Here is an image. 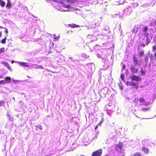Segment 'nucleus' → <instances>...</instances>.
I'll list each match as a JSON object with an SVG mask.
<instances>
[{"label": "nucleus", "instance_id": "f257e3e1", "mask_svg": "<svg viewBox=\"0 0 156 156\" xmlns=\"http://www.w3.org/2000/svg\"><path fill=\"white\" fill-rule=\"evenodd\" d=\"M48 2H51L55 5V7L57 9L61 11H73L80 10L76 8L71 7L70 6L68 5V2L66 1H61L58 0H47Z\"/></svg>", "mask_w": 156, "mask_h": 156}, {"label": "nucleus", "instance_id": "f03ea898", "mask_svg": "<svg viewBox=\"0 0 156 156\" xmlns=\"http://www.w3.org/2000/svg\"><path fill=\"white\" fill-rule=\"evenodd\" d=\"M29 64L30 65V67H30V68H34L38 69L40 68L42 69H44V68L42 66H39L35 64H31L30 63Z\"/></svg>", "mask_w": 156, "mask_h": 156}, {"label": "nucleus", "instance_id": "7ed1b4c3", "mask_svg": "<svg viewBox=\"0 0 156 156\" xmlns=\"http://www.w3.org/2000/svg\"><path fill=\"white\" fill-rule=\"evenodd\" d=\"M101 149H99L94 152L92 154V156H101L102 153Z\"/></svg>", "mask_w": 156, "mask_h": 156}, {"label": "nucleus", "instance_id": "20e7f679", "mask_svg": "<svg viewBox=\"0 0 156 156\" xmlns=\"http://www.w3.org/2000/svg\"><path fill=\"white\" fill-rule=\"evenodd\" d=\"M130 79L132 80H136L139 81L141 80V78L140 77L133 75L130 77Z\"/></svg>", "mask_w": 156, "mask_h": 156}, {"label": "nucleus", "instance_id": "39448f33", "mask_svg": "<svg viewBox=\"0 0 156 156\" xmlns=\"http://www.w3.org/2000/svg\"><path fill=\"white\" fill-rule=\"evenodd\" d=\"M150 142H148L147 140H145L142 142V144L144 147H149L150 146Z\"/></svg>", "mask_w": 156, "mask_h": 156}, {"label": "nucleus", "instance_id": "423d86ee", "mask_svg": "<svg viewBox=\"0 0 156 156\" xmlns=\"http://www.w3.org/2000/svg\"><path fill=\"white\" fill-rule=\"evenodd\" d=\"M140 102H141L142 104L144 105H147L149 104V103L148 102H146L145 101L144 99L143 98H140L139 99Z\"/></svg>", "mask_w": 156, "mask_h": 156}, {"label": "nucleus", "instance_id": "0eeeda50", "mask_svg": "<svg viewBox=\"0 0 156 156\" xmlns=\"http://www.w3.org/2000/svg\"><path fill=\"white\" fill-rule=\"evenodd\" d=\"M20 66L23 67H30V65H28L27 63L25 62H17Z\"/></svg>", "mask_w": 156, "mask_h": 156}, {"label": "nucleus", "instance_id": "6e6552de", "mask_svg": "<svg viewBox=\"0 0 156 156\" xmlns=\"http://www.w3.org/2000/svg\"><path fill=\"white\" fill-rule=\"evenodd\" d=\"M11 80V78L10 77H6L5 80H3L5 84L10 83Z\"/></svg>", "mask_w": 156, "mask_h": 156}, {"label": "nucleus", "instance_id": "1a4fd4ad", "mask_svg": "<svg viewBox=\"0 0 156 156\" xmlns=\"http://www.w3.org/2000/svg\"><path fill=\"white\" fill-rule=\"evenodd\" d=\"M148 35V34L147 33V32L143 31H142V32L139 34L140 36L141 37L142 35H143L145 37H147Z\"/></svg>", "mask_w": 156, "mask_h": 156}, {"label": "nucleus", "instance_id": "9d476101", "mask_svg": "<svg viewBox=\"0 0 156 156\" xmlns=\"http://www.w3.org/2000/svg\"><path fill=\"white\" fill-rule=\"evenodd\" d=\"M122 148V146L120 144H118L117 145H116V147H115V149L118 152H120L121 151V149Z\"/></svg>", "mask_w": 156, "mask_h": 156}, {"label": "nucleus", "instance_id": "9b49d317", "mask_svg": "<svg viewBox=\"0 0 156 156\" xmlns=\"http://www.w3.org/2000/svg\"><path fill=\"white\" fill-rule=\"evenodd\" d=\"M145 147H142L141 148L142 151H143L145 154H147L149 153V150L147 148H146Z\"/></svg>", "mask_w": 156, "mask_h": 156}, {"label": "nucleus", "instance_id": "f8f14e48", "mask_svg": "<svg viewBox=\"0 0 156 156\" xmlns=\"http://www.w3.org/2000/svg\"><path fill=\"white\" fill-rule=\"evenodd\" d=\"M126 84L127 86L130 85V86H136V84L135 83H134L132 81H127L126 82Z\"/></svg>", "mask_w": 156, "mask_h": 156}, {"label": "nucleus", "instance_id": "ddd939ff", "mask_svg": "<svg viewBox=\"0 0 156 156\" xmlns=\"http://www.w3.org/2000/svg\"><path fill=\"white\" fill-rule=\"evenodd\" d=\"M130 69L132 72L134 73H136L138 71V69L133 66H131Z\"/></svg>", "mask_w": 156, "mask_h": 156}, {"label": "nucleus", "instance_id": "4468645a", "mask_svg": "<svg viewBox=\"0 0 156 156\" xmlns=\"http://www.w3.org/2000/svg\"><path fill=\"white\" fill-rule=\"evenodd\" d=\"M53 36L54 37V39L53 41H55L56 40H58L60 37V36L59 35H58V36H56L55 34H54L53 35Z\"/></svg>", "mask_w": 156, "mask_h": 156}, {"label": "nucleus", "instance_id": "2eb2a0df", "mask_svg": "<svg viewBox=\"0 0 156 156\" xmlns=\"http://www.w3.org/2000/svg\"><path fill=\"white\" fill-rule=\"evenodd\" d=\"M3 64L5 65V66L7 67L9 70H10V67L9 66V64L7 63L3 62Z\"/></svg>", "mask_w": 156, "mask_h": 156}, {"label": "nucleus", "instance_id": "dca6fc26", "mask_svg": "<svg viewBox=\"0 0 156 156\" xmlns=\"http://www.w3.org/2000/svg\"><path fill=\"white\" fill-rule=\"evenodd\" d=\"M5 2L2 1V0H0V5L2 7H3L5 6Z\"/></svg>", "mask_w": 156, "mask_h": 156}, {"label": "nucleus", "instance_id": "f3484780", "mask_svg": "<svg viewBox=\"0 0 156 156\" xmlns=\"http://www.w3.org/2000/svg\"><path fill=\"white\" fill-rule=\"evenodd\" d=\"M7 3L6 5V7L8 8H9L11 7V3L9 0L7 1Z\"/></svg>", "mask_w": 156, "mask_h": 156}, {"label": "nucleus", "instance_id": "a211bd4d", "mask_svg": "<svg viewBox=\"0 0 156 156\" xmlns=\"http://www.w3.org/2000/svg\"><path fill=\"white\" fill-rule=\"evenodd\" d=\"M134 64L136 65H140V63H139L137 59L135 58H134Z\"/></svg>", "mask_w": 156, "mask_h": 156}, {"label": "nucleus", "instance_id": "6ab92c4d", "mask_svg": "<svg viewBox=\"0 0 156 156\" xmlns=\"http://www.w3.org/2000/svg\"><path fill=\"white\" fill-rule=\"evenodd\" d=\"M72 145H74V147H72V146H71V147L72 148V150H74L77 147V145L76 143H73V144H72Z\"/></svg>", "mask_w": 156, "mask_h": 156}, {"label": "nucleus", "instance_id": "aec40b11", "mask_svg": "<svg viewBox=\"0 0 156 156\" xmlns=\"http://www.w3.org/2000/svg\"><path fill=\"white\" fill-rule=\"evenodd\" d=\"M145 71L144 70L143 68H141V75H144L145 74Z\"/></svg>", "mask_w": 156, "mask_h": 156}, {"label": "nucleus", "instance_id": "412c9836", "mask_svg": "<svg viewBox=\"0 0 156 156\" xmlns=\"http://www.w3.org/2000/svg\"><path fill=\"white\" fill-rule=\"evenodd\" d=\"M149 109V108H141V110L143 111H147Z\"/></svg>", "mask_w": 156, "mask_h": 156}, {"label": "nucleus", "instance_id": "4be33fe9", "mask_svg": "<svg viewBox=\"0 0 156 156\" xmlns=\"http://www.w3.org/2000/svg\"><path fill=\"white\" fill-rule=\"evenodd\" d=\"M5 104V102L3 101H0V107L1 106H2L4 105Z\"/></svg>", "mask_w": 156, "mask_h": 156}, {"label": "nucleus", "instance_id": "5701e85b", "mask_svg": "<svg viewBox=\"0 0 156 156\" xmlns=\"http://www.w3.org/2000/svg\"><path fill=\"white\" fill-rule=\"evenodd\" d=\"M7 35H8V34H7V35H6V37H5V38L4 39H3L2 41L1 42L2 44H5V43L6 40V37H7Z\"/></svg>", "mask_w": 156, "mask_h": 156}, {"label": "nucleus", "instance_id": "b1692460", "mask_svg": "<svg viewBox=\"0 0 156 156\" xmlns=\"http://www.w3.org/2000/svg\"><path fill=\"white\" fill-rule=\"evenodd\" d=\"M131 156H141V154L139 153H136L133 154Z\"/></svg>", "mask_w": 156, "mask_h": 156}, {"label": "nucleus", "instance_id": "393cba45", "mask_svg": "<svg viewBox=\"0 0 156 156\" xmlns=\"http://www.w3.org/2000/svg\"><path fill=\"white\" fill-rule=\"evenodd\" d=\"M119 18L123 17V14L122 13H119L117 15Z\"/></svg>", "mask_w": 156, "mask_h": 156}, {"label": "nucleus", "instance_id": "a878e982", "mask_svg": "<svg viewBox=\"0 0 156 156\" xmlns=\"http://www.w3.org/2000/svg\"><path fill=\"white\" fill-rule=\"evenodd\" d=\"M148 30V28L147 27H145L143 29L142 31H143L147 32Z\"/></svg>", "mask_w": 156, "mask_h": 156}, {"label": "nucleus", "instance_id": "bb28decb", "mask_svg": "<svg viewBox=\"0 0 156 156\" xmlns=\"http://www.w3.org/2000/svg\"><path fill=\"white\" fill-rule=\"evenodd\" d=\"M149 56V55L147 54L145 56V60L147 62H148V56Z\"/></svg>", "mask_w": 156, "mask_h": 156}, {"label": "nucleus", "instance_id": "cd10ccee", "mask_svg": "<svg viewBox=\"0 0 156 156\" xmlns=\"http://www.w3.org/2000/svg\"><path fill=\"white\" fill-rule=\"evenodd\" d=\"M144 53V51L143 50H141L139 53V55L140 56H142L143 55Z\"/></svg>", "mask_w": 156, "mask_h": 156}, {"label": "nucleus", "instance_id": "c85d7f7f", "mask_svg": "<svg viewBox=\"0 0 156 156\" xmlns=\"http://www.w3.org/2000/svg\"><path fill=\"white\" fill-rule=\"evenodd\" d=\"M5 51V48H2L0 49V53H2V52Z\"/></svg>", "mask_w": 156, "mask_h": 156}, {"label": "nucleus", "instance_id": "c756f323", "mask_svg": "<svg viewBox=\"0 0 156 156\" xmlns=\"http://www.w3.org/2000/svg\"><path fill=\"white\" fill-rule=\"evenodd\" d=\"M36 127H38L39 129H42V126L41 125H38Z\"/></svg>", "mask_w": 156, "mask_h": 156}, {"label": "nucleus", "instance_id": "7c9ffc66", "mask_svg": "<svg viewBox=\"0 0 156 156\" xmlns=\"http://www.w3.org/2000/svg\"><path fill=\"white\" fill-rule=\"evenodd\" d=\"M124 75L123 74H122L121 76V78L122 80H124Z\"/></svg>", "mask_w": 156, "mask_h": 156}, {"label": "nucleus", "instance_id": "2f4dec72", "mask_svg": "<svg viewBox=\"0 0 156 156\" xmlns=\"http://www.w3.org/2000/svg\"><path fill=\"white\" fill-rule=\"evenodd\" d=\"M0 84H5L3 80L0 81Z\"/></svg>", "mask_w": 156, "mask_h": 156}, {"label": "nucleus", "instance_id": "473e14b6", "mask_svg": "<svg viewBox=\"0 0 156 156\" xmlns=\"http://www.w3.org/2000/svg\"><path fill=\"white\" fill-rule=\"evenodd\" d=\"M20 81V80H13V82L14 83H16Z\"/></svg>", "mask_w": 156, "mask_h": 156}, {"label": "nucleus", "instance_id": "72a5a7b5", "mask_svg": "<svg viewBox=\"0 0 156 156\" xmlns=\"http://www.w3.org/2000/svg\"><path fill=\"white\" fill-rule=\"evenodd\" d=\"M153 50L154 51L156 50V46H154L153 47Z\"/></svg>", "mask_w": 156, "mask_h": 156}, {"label": "nucleus", "instance_id": "f704fd0d", "mask_svg": "<svg viewBox=\"0 0 156 156\" xmlns=\"http://www.w3.org/2000/svg\"><path fill=\"white\" fill-rule=\"evenodd\" d=\"M103 122V119H102L100 122L98 124V125H100Z\"/></svg>", "mask_w": 156, "mask_h": 156}, {"label": "nucleus", "instance_id": "c9c22d12", "mask_svg": "<svg viewBox=\"0 0 156 156\" xmlns=\"http://www.w3.org/2000/svg\"><path fill=\"white\" fill-rule=\"evenodd\" d=\"M147 42L148 43H149L150 42V40L148 39L147 37H146Z\"/></svg>", "mask_w": 156, "mask_h": 156}, {"label": "nucleus", "instance_id": "e433bc0d", "mask_svg": "<svg viewBox=\"0 0 156 156\" xmlns=\"http://www.w3.org/2000/svg\"><path fill=\"white\" fill-rule=\"evenodd\" d=\"M70 26L72 27H74L76 26V25L74 24H73L72 25H70Z\"/></svg>", "mask_w": 156, "mask_h": 156}, {"label": "nucleus", "instance_id": "4c0bfd02", "mask_svg": "<svg viewBox=\"0 0 156 156\" xmlns=\"http://www.w3.org/2000/svg\"><path fill=\"white\" fill-rule=\"evenodd\" d=\"M134 101L136 102H137L138 101V99H134Z\"/></svg>", "mask_w": 156, "mask_h": 156}, {"label": "nucleus", "instance_id": "58836bf2", "mask_svg": "<svg viewBox=\"0 0 156 156\" xmlns=\"http://www.w3.org/2000/svg\"><path fill=\"white\" fill-rule=\"evenodd\" d=\"M154 57L155 59L156 60V52L154 53Z\"/></svg>", "mask_w": 156, "mask_h": 156}, {"label": "nucleus", "instance_id": "ea45409f", "mask_svg": "<svg viewBox=\"0 0 156 156\" xmlns=\"http://www.w3.org/2000/svg\"><path fill=\"white\" fill-rule=\"evenodd\" d=\"M154 24L156 25V21H154L153 23Z\"/></svg>", "mask_w": 156, "mask_h": 156}, {"label": "nucleus", "instance_id": "a19ab883", "mask_svg": "<svg viewBox=\"0 0 156 156\" xmlns=\"http://www.w3.org/2000/svg\"><path fill=\"white\" fill-rule=\"evenodd\" d=\"M125 65H123L122 66V69H125Z\"/></svg>", "mask_w": 156, "mask_h": 156}, {"label": "nucleus", "instance_id": "79ce46f5", "mask_svg": "<svg viewBox=\"0 0 156 156\" xmlns=\"http://www.w3.org/2000/svg\"><path fill=\"white\" fill-rule=\"evenodd\" d=\"M98 126H96L95 127V129H96L98 128Z\"/></svg>", "mask_w": 156, "mask_h": 156}, {"label": "nucleus", "instance_id": "37998d69", "mask_svg": "<svg viewBox=\"0 0 156 156\" xmlns=\"http://www.w3.org/2000/svg\"><path fill=\"white\" fill-rule=\"evenodd\" d=\"M5 32L6 33H8V30L7 29H6V31H5Z\"/></svg>", "mask_w": 156, "mask_h": 156}, {"label": "nucleus", "instance_id": "c03bdc74", "mask_svg": "<svg viewBox=\"0 0 156 156\" xmlns=\"http://www.w3.org/2000/svg\"><path fill=\"white\" fill-rule=\"evenodd\" d=\"M120 87V89L121 90H122L123 87Z\"/></svg>", "mask_w": 156, "mask_h": 156}, {"label": "nucleus", "instance_id": "a18cd8bd", "mask_svg": "<svg viewBox=\"0 0 156 156\" xmlns=\"http://www.w3.org/2000/svg\"><path fill=\"white\" fill-rule=\"evenodd\" d=\"M3 78L2 76L0 75V79Z\"/></svg>", "mask_w": 156, "mask_h": 156}, {"label": "nucleus", "instance_id": "49530a36", "mask_svg": "<svg viewBox=\"0 0 156 156\" xmlns=\"http://www.w3.org/2000/svg\"><path fill=\"white\" fill-rule=\"evenodd\" d=\"M2 36V33L0 32V37H1Z\"/></svg>", "mask_w": 156, "mask_h": 156}, {"label": "nucleus", "instance_id": "de8ad7c7", "mask_svg": "<svg viewBox=\"0 0 156 156\" xmlns=\"http://www.w3.org/2000/svg\"><path fill=\"white\" fill-rule=\"evenodd\" d=\"M14 62V61L13 60V61H12V63H13V62Z\"/></svg>", "mask_w": 156, "mask_h": 156}, {"label": "nucleus", "instance_id": "09e8293b", "mask_svg": "<svg viewBox=\"0 0 156 156\" xmlns=\"http://www.w3.org/2000/svg\"><path fill=\"white\" fill-rule=\"evenodd\" d=\"M13 98V99H15L14 98Z\"/></svg>", "mask_w": 156, "mask_h": 156}]
</instances>
